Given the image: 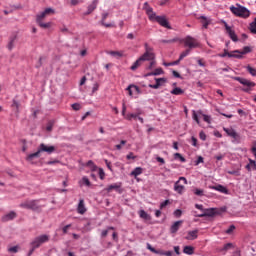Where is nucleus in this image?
Instances as JSON below:
<instances>
[{
    "mask_svg": "<svg viewBox=\"0 0 256 256\" xmlns=\"http://www.w3.org/2000/svg\"><path fill=\"white\" fill-rule=\"evenodd\" d=\"M42 153H47V155H52V153H55V146H49L45 143H41L38 146V149L35 153L29 154L26 158V161H33L34 159H39L41 157Z\"/></svg>",
    "mask_w": 256,
    "mask_h": 256,
    "instance_id": "1",
    "label": "nucleus"
},
{
    "mask_svg": "<svg viewBox=\"0 0 256 256\" xmlns=\"http://www.w3.org/2000/svg\"><path fill=\"white\" fill-rule=\"evenodd\" d=\"M19 207H21V209L34 211L35 213H41L45 205H41V200H25L19 204Z\"/></svg>",
    "mask_w": 256,
    "mask_h": 256,
    "instance_id": "2",
    "label": "nucleus"
},
{
    "mask_svg": "<svg viewBox=\"0 0 256 256\" xmlns=\"http://www.w3.org/2000/svg\"><path fill=\"white\" fill-rule=\"evenodd\" d=\"M230 11L236 17H242V19H247V17L251 15V12L249 11V9L239 4H237V7L230 6Z\"/></svg>",
    "mask_w": 256,
    "mask_h": 256,
    "instance_id": "3",
    "label": "nucleus"
},
{
    "mask_svg": "<svg viewBox=\"0 0 256 256\" xmlns=\"http://www.w3.org/2000/svg\"><path fill=\"white\" fill-rule=\"evenodd\" d=\"M144 48L145 52L142 56H140V61H153V59H155V52L153 50V47L145 43Z\"/></svg>",
    "mask_w": 256,
    "mask_h": 256,
    "instance_id": "4",
    "label": "nucleus"
},
{
    "mask_svg": "<svg viewBox=\"0 0 256 256\" xmlns=\"http://www.w3.org/2000/svg\"><path fill=\"white\" fill-rule=\"evenodd\" d=\"M234 81H238L241 85H243L246 88H243V91L245 93H249L251 91L252 87H255V82L247 79V78H242V77H233Z\"/></svg>",
    "mask_w": 256,
    "mask_h": 256,
    "instance_id": "5",
    "label": "nucleus"
},
{
    "mask_svg": "<svg viewBox=\"0 0 256 256\" xmlns=\"http://www.w3.org/2000/svg\"><path fill=\"white\" fill-rule=\"evenodd\" d=\"M48 241H49V235L43 234L38 237H35L31 241L30 245L31 247H33V249H39V247H41L43 243H48Z\"/></svg>",
    "mask_w": 256,
    "mask_h": 256,
    "instance_id": "6",
    "label": "nucleus"
},
{
    "mask_svg": "<svg viewBox=\"0 0 256 256\" xmlns=\"http://www.w3.org/2000/svg\"><path fill=\"white\" fill-rule=\"evenodd\" d=\"M182 41L185 47H188L190 50L199 47V41L192 36H186Z\"/></svg>",
    "mask_w": 256,
    "mask_h": 256,
    "instance_id": "7",
    "label": "nucleus"
},
{
    "mask_svg": "<svg viewBox=\"0 0 256 256\" xmlns=\"http://www.w3.org/2000/svg\"><path fill=\"white\" fill-rule=\"evenodd\" d=\"M150 21H156V23H159L161 27H165V29H172L171 24H169V20H167V17L165 16H158L156 14L153 17V20Z\"/></svg>",
    "mask_w": 256,
    "mask_h": 256,
    "instance_id": "8",
    "label": "nucleus"
},
{
    "mask_svg": "<svg viewBox=\"0 0 256 256\" xmlns=\"http://www.w3.org/2000/svg\"><path fill=\"white\" fill-rule=\"evenodd\" d=\"M181 181H183L184 185H187V178L181 176L174 184V191L179 193V195H183V191H185V186L180 184Z\"/></svg>",
    "mask_w": 256,
    "mask_h": 256,
    "instance_id": "9",
    "label": "nucleus"
},
{
    "mask_svg": "<svg viewBox=\"0 0 256 256\" xmlns=\"http://www.w3.org/2000/svg\"><path fill=\"white\" fill-rule=\"evenodd\" d=\"M146 248L148 251H151V253H154L155 255H160V256H173V251H163L161 249L157 250L153 246H151L150 243L146 244Z\"/></svg>",
    "mask_w": 256,
    "mask_h": 256,
    "instance_id": "10",
    "label": "nucleus"
},
{
    "mask_svg": "<svg viewBox=\"0 0 256 256\" xmlns=\"http://www.w3.org/2000/svg\"><path fill=\"white\" fill-rule=\"evenodd\" d=\"M224 27L230 39L234 41V43H237L239 41V38L237 37V34H235V30L231 29V26H229L227 22H224Z\"/></svg>",
    "mask_w": 256,
    "mask_h": 256,
    "instance_id": "11",
    "label": "nucleus"
},
{
    "mask_svg": "<svg viewBox=\"0 0 256 256\" xmlns=\"http://www.w3.org/2000/svg\"><path fill=\"white\" fill-rule=\"evenodd\" d=\"M121 187H123V183L121 182H117V183H114V184H111L109 185L107 188H106V191L108 193H111V191H117V193H123V190H121Z\"/></svg>",
    "mask_w": 256,
    "mask_h": 256,
    "instance_id": "12",
    "label": "nucleus"
},
{
    "mask_svg": "<svg viewBox=\"0 0 256 256\" xmlns=\"http://www.w3.org/2000/svg\"><path fill=\"white\" fill-rule=\"evenodd\" d=\"M143 9H145L146 14L148 15V19L150 21H153V17H155L157 14L155 12H153V8L151 6H149L148 2L144 3Z\"/></svg>",
    "mask_w": 256,
    "mask_h": 256,
    "instance_id": "13",
    "label": "nucleus"
},
{
    "mask_svg": "<svg viewBox=\"0 0 256 256\" xmlns=\"http://www.w3.org/2000/svg\"><path fill=\"white\" fill-rule=\"evenodd\" d=\"M126 91H128V95L130 97H133V93H136L137 95L141 94V89L139 88V86L134 85V84H130L127 88Z\"/></svg>",
    "mask_w": 256,
    "mask_h": 256,
    "instance_id": "14",
    "label": "nucleus"
},
{
    "mask_svg": "<svg viewBox=\"0 0 256 256\" xmlns=\"http://www.w3.org/2000/svg\"><path fill=\"white\" fill-rule=\"evenodd\" d=\"M50 13H55V10L52 8H46L43 12L36 16V22L43 21V19H45Z\"/></svg>",
    "mask_w": 256,
    "mask_h": 256,
    "instance_id": "15",
    "label": "nucleus"
},
{
    "mask_svg": "<svg viewBox=\"0 0 256 256\" xmlns=\"http://www.w3.org/2000/svg\"><path fill=\"white\" fill-rule=\"evenodd\" d=\"M156 83L155 84H149L148 87L150 89H159L161 85L164 83H167V78H155Z\"/></svg>",
    "mask_w": 256,
    "mask_h": 256,
    "instance_id": "16",
    "label": "nucleus"
},
{
    "mask_svg": "<svg viewBox=\"0 0 256 256\" xmlns=\"http://www.w3.org/2000/svg\"><path fill=\"white\" fill-rule=\"evenodd\" d=\"M223 131L228 135V137H232V139H239V134L233 128H223Z\"/></svg>",
    "mask_w": 256,
    "mask_h": 256,
    "instance_id": "17",
    "label": "nucleus"
},
{
    "mask_svg": "<svg viewBox=\"0 0 256 256\" xmlns=\"http://www.w3.org/2000/svg\"><path fill=\"white\" fill-rule=\"evenodd\" d=\"M77 211L80 215H85V213H87V208H85V200H79Z\"/></svg>",
    "mask_w": 256,
    "mask_h": 256,
    "instance_id": "18",
    "label": "nucleus"
},
{
    "mask_svg": "<svg viewBox=\"0 0 256 256\" xmlns=\"http://www.w3.org/2000/svg\"><path fill=\"white\" fill-rule=\"evenodd\" d=\"M181 225H183V221H182V220H179V221L174 222V223L171 225V227H170V233H172V234L177 233V231H179Z\"/></svg>",
    "mask_w": 256,
    "mask_h": 256,
    "instance_id": "19",
    "label": "nucleus"
},
{
    "mask_svg": "<svg viewBox=\"0 0 256 256\" xmlns=\"http://www.w3.org/2000/svg\"><path fill=\"white\" fill-rule=\"evenodd\" d=\"M215 215V208L205 209L202 214H198L197 217H213Z\"/></svg>",
    "mask_w": 256,
    "mask_h": 256,
    "instance_id": "20",
    "label": "nucleus"
},
{
    "mask_svg": "<svg viewBox=\"0 0 256 256\" xmlns=\"http://www.w3.org/2000/svg\"><path fill=\"white\" fill-rule=\"evenodd\" d=\"M198 233H199V230L189 231L185 239H187V241H195V239H197L198 237Z\"/></svg>",
    "mask_w": 256,
    "mask_h": 256,
    "instance_id": "21",
    "label": "nucleus"
},
{
    "mask_svg": "<svg viewBox=\"0 0 256 256\" xmlns=\"http://www.w3.org/2000/svg\"><path fill=\"white\" fill-rule=\"evenodd\" d=\"M15 217H17V213H15V211H11L2 217V221H4V223H7V221H13Z\"/></svg>",
    "mask_w": 256,
    "mask_h": 256,
    "instance_id": "22",
    "label": "nucleus"
},
{
    "mask_svg": "<svg viewBox=\"0 0 256 256\" xmlns=\"http://www.w3.org/2000/svg\"><path fill=\"white\" fill-rule=\"evenodd\" d=\"M98 3H99L98 0H93V2L88 6V9L85 15H91V13L94 12L95 9H97Z\"/></svg>",
    "mask_w": 256,
    "mask_h": 256,
    "instance_id": "23",
    "label": "nucleus"
},
{
    "mask_svg": "<svg viewBox=\"0 0 256 256\" xmlns=\"http://www.w3.org/2000/svg\"><path fill=\"white\" fill-rule=\"evenodd\" d=\"M218 57H234V59H241V55H233V53H230L229 51H227V49H224V53L218 54Z\"/></svg>",
    "mask_w": 256,
    "mask_h": 256,
    "instance_id": "24",
    "label": "nucleus"
},
{
    "mask_svg": "<svg viewBox=\"0 0 256 256\" xmlns=\"http://www.w3.org/2000/svg\"><path fill=\"white\" fill-rule=\"evenodd\" d=\"M249 163L246 165L245 169H247V171H256V161L249 158L248 159Z\"/></svg>",
    "mask_w": 256,
    "mask_h": 256,
    "instance_id": "25",
    "label": "nucleus"
},
{
    "mask_svg": "<svg viewBox=\"0 0 256 256\" xmlns=\"http://www.w3.org/2000/svg\"><path fill=\"white\" fill-rule=\"evenodd\" d=\"M251 51V47L245 46L242 51L234 50L233 53H239V55H241V59H243V55H247V53H251Z\"/></svg>",
    "mask_w": 256,
    "mask_h": 256,
    "instance_id": "26",
    "label": "nucleus"
},
{
    "mask_svg": "<svg viewBox=\"0 0 256 256\" xmlns=\"http://www.w3.org/2000/svg\"><path fill=\"white\" fill-rule=\"evenodd\" d=\"M213 189L215 191H219V193H224L225 195H227V193H229V190L227 189V187L219 184L217 186H213Z\"/></svg>",
    "mask_w": 256,
    "mask_h": 256,
    "instance_id": "27",
    "label": "nucleus"
},
{
    "mask_svg": "<svg viewBox=\"0 0 256 256\" xmlns=\"http://www.w3.org/2000/svg\"><path fill=\"white\" fill-rule=\"evenodd\" d=\"M183 253H185V255H193L195 253V247H193V246H184Z\"/></svg>",
    "mask_w": 256,
    "mask_h": 256,
    "instance_id": "28",
    "label": "nucleus"
},
{
    "mask_svg": "<svg viewBox=\"0 0 256 256\" xmlns=\"http://www.w3.org/2000/svg\"><path fill=\"white\" fill-rule=\"evenodd\" d=\"M143 63V60H141V57L139 59H137L133 65L130 67L131 71H137V69H139V67H141V64Z\"/></svg>",
    "mask_w": 256,
    "mask_h": 256,
    "instance_id": "29",
    "label": "nucleus"
},
{
    "mask_svg": "<svg viewBox=\"0 0 256 256\" xmlns=\"http://www.w3.org/2000/svg\"><path fill=\"white\" fill-rule=\"evenodd\" d=\"M109 231H115V227L109 226L106 230H102L100 237L102 239H105V237H107V235H109Z\"/></svg>",
    "mask_w": 256,
    "mask_h": 256,
    "instance_id": "30",
    "label": "nucleus"
},
{
    "mask_svg": "<svg viewBox=\"0 0 256 256\" xmlns=\"http://www.w3.org/2000/svg\"><path fill=\"white\" fill-rule=\"evenodd\" d=\"M143 173V168L141 167H136L132 172H131V176L132 177H139V175H141Z\"/></svg>",
    "mask_w": 256,
    "mask_h": 256,
    "instance_id": "31",
    "label": "nucleus"
},
{
    "mask_svg": "<svg viewBox=\"0 0 256 256\" xmlns=\"http://www.w3.org/2000/svg\"><path fill=\"white\" fill-rule=\"evenodd\" d=\"M171 95H183V93H185V91L183 89H181L180 87H176L174 89L171 90Z\"/></svg>",
    "mask_w": 256,
    "mask_h": 256,
    "instance_id": "32",
    "label": "nucleus"
},
{
    "mask_svg": "<svg viewBox=\"0 0 256 256\" xmlns=\"http://www.w3.org/2000/svg\"><path fill=\"white\" fill-rule=\"evenodd\" d=\"M198 115H201L203 117V121H205V123L211 124V116L203 114L202 111H198Z\"/></svg>",
    "mask_w": 256,
    "mask_h": 256,
    "instance_id": "33",
    "label": "nucleus"
},
{
    "mask_svg": "<svg viewBox=\"0 0 256 256\" xmlns=\"http://www.w3.org/2000/svg\"><path fill=\"white\" fill-rule=\"evenodd\" d=\"M189 53H191V49H186L185 51H183L180 56L178 61H183V59H185V57H187L189 55Z\"/></svg>",
    "mask_w": 256,
    "mask_h": 256,
    "instance_id": "34",
    "label": "nucleus"
},
{
    "mask_svg": "<svg viewBox=\"0 0 256 256\" xmlns=\"http://www.w3.org/2000/svg\"><path fill=\"white\" fill-rule=\"evenodd\" d=\"M39 27L42 29H49L51 27V22L43 23V20L37 21Z\"/></svg>",
    "mask_w": 256,
    "mask_h": 256,
    "instance_id": "35",
    "label": "nucleus"
},
{
    "mask_svg": "<svg viewBox=\"0 0 256 256\" xmlns=\"http://www.w3.org/2000/svg\"><path fill=\"white\" fill-rule=\"evenodd\" d=\"M245 69L252 77H256V69L251 67V65L246 66Z\"/></svg>",
    "mask_w": 256,
    "mask_h": 256,
    "instance_id": "36",
    "label": "nucleus"
},
{
    "mask_svg": "<svg viewBox=\"0 0 256 256\" xmlns=\"http://www.w3.org/2000/svg\"><path fill=\"white\" fill-rule=\"evenodd\" d=\"M139 215L141 219H146V221H148V219H151V216H149V214H147L145 210H140Z\"/></svg>",
    "mask_w": 256,
    "mask_h": 256,
    "instance_id": "37",
    "label": "nucleus"
},
{
    "mask_svg": "<svg viewBox=\"0 0 256 256\" xmlns=\"http://www.w3.org/2000/svg\"><path fill=\"white\" fill-rule=\"evenodd\" d=\"M80 185H85L86 187H91V181H89V178L83 177L82 182H80Z\"/></svg>",
    "mask_w": 256,
    "mask_h": 256,
    "instance_id": "38",
    "label": "nucleus"
},
{
    "mask_svg": "<svg viewBox=\"0 0 256 256\" xmlns=\"http://www.w3.org/2000/svg\"><path fill=\"white\" fill-rule=\"evenodd\" d=\"M250 31L254 35H256V17L253 22L250 23Z\"/></svg>",
    "mask_w": 256,
    "mask_h": 256,
    "instance_id": "39",
    "label": "nucleus"
},
{
    "mask_svg": "<svg viewBox=\"0 0 256 256\" xmlns=\"http://www.w3.org/2000/svg\"><path fill=\"white\" fill-rule=\"evenodd\" d=\"M174 159H179V161H181V163H185V161H187L185 159V157H183V155H181V153H175L174 154Z\"/></svg>",
    "mask_w": 256,
    "mask_h": 256,
    "instance_id": "40",
    "label": "nucleus"
},
{
    "mask_svg": "<svg viewBox=\"0 0 256 256\" xmlns=\"http://www.w3.org/2000/svg\"><path fill=\"white\" fill-rule=\"evenodd\" d=\"M180 61L179 60H176V61H173V62H164L163 65L164 67H173V65H179Z\"/></svg>",
    "mask_w": 256,
    "mask_h": 256,
    "instance_id": "41",
    "label": "nucleus"
},
{
    "mask_svg": "<svg viewBox=\"0 0 256 256\" xmlns=\"http://www.w3.org/2000/svg\"><path fill=\"white\" fill-rule=\"evenodd\" d=\"M164 71L163 68H156L153 72L152 75L157 76V75H163Z\"/></svg>",
    "mask_w": 256,
    "mask_h": 256,
    "instance_id": "42",
    "label": "nucleus"
},
{
    "mask_svg": "<svg viewBox=\"0 0 256 256\" xmlns=\"http://www.w3.org/2000/svg\"><path fill=\"white\" fill-rule=\"evenodd\" d=\"M192 119H193L194 121H196V123L199 125V124L201 123V122L199 121V112L197 113V112L193 111Z\"/></svg>",
    "mask_w": 256,
    "mask_h": 256,
    "instance_id": "43",
    "label": "nucleus"
},
{
    "mask_svg": "<svg viewBox=\"0 0 256 256\" xmlns=\"http://www.w3.org/2000/svg\"><path fill=\"white\" fill-rule=\"evenodd\" d=\"M138 117H139V113H137V114L131 113V114L126 115V119L128 121H131V119H137Z\"/></svg>",
    "mask_w": 256,
    "mask_h": 256,
    "instance_id": "44",
    "label": "nucleus"
},
{
    "mask_svg": "<svg viewBox=\"0 0 256 256\" xmlns=\"http://www.w3.org/2000/svg\"><path fill=\"white\" fill-rule=\"evenodd\" d=\"M228 175H235L236 177H239L241 175V172L239 170H229L227 172Z\"/></svg>",
    "mask_w": 256,
    "mask_h": 256,
    "instance_id": "45",
    "label": "nucleus"
},
{
    "mask_svg": "<svg viewBox=\"0 0 256 256\" xmlns=\"http://www.w3.org/2000/svg\"><path fill=\"white\" fill-rule=\"evenodd\" d=\"M179 41V38H173L169 40H161L160 43H177Z\"/></svg>",
    "mask_w": 256,
    "mask_h": 256,
    "instance_id": "46",
    "label": "nucleus"
},
{
    "mask_svg": "<svg viewBox=\"0 0 256 256\" xmlns=\"http://www.w3.org/2000/svg\"><path fill=\"white\" fill-rule=\"evenodd\" d=\"M12 107H15L16 112L19 113L20 104L17 102V100L13 99V101H12Z\"/></svg>",
    "mask_w": 256,
    "mask_h": 256,
    "instance_id": "47",
    "label": "nucleus"
},
{
    "mask_svg": "<svg viewBox=\"0 0 256 256\" xmlns=\"http://www.w3.org/2000/svg\"><path fill=\"white\" fill-rule=\"evenodd\" d=\"M194 194H196L198 197H203V189L196 188L194 189Z\"/></svg>",
    "mask_w": 256,
    "mask_h": 256,
    "instance_id": "48",
    "label": "nucleus"
},
{
    "mask_svg": "<svg viewBox=\"0 0 256 256\" xmlns=\"http://www.w3.org/2000/svg\"><path fill=\"white\" fill-rule=\"evenodd\" d=\"M235 231V225H230L229 228L225 231L227 235H231Z\"/></svg>",
    "mask_w": 256,
    "mask_h": 256,
    "instance_id": "49",
    "label": "nucleus"
},
{
    "mask_svg": "<svg viewBox=\"0 0 256 256\" xmlns=\"http://www.w3.org/2000/svg\"><path fill=\"white\" fill-rule=\"evenodd\" d=\"M98 175L102 181L103 179H105V171L103 170V168H99Z\"/></svg>",
    "mask_w": 256,
    "mask_h": 256,
    "instance_id": "50",
    "label": "nucleus"
},
{
    "mask_svg": "<svg viewBox=\"0 0 256 256\" xmlns=\"http://www.w3.org/2000/svg\"><path fill=\"white\" fill-rule=\"evenodd\" d=\"M199 138L201 139V141H206L207 140V134H205L204 131H201L199 133Z\"/></svg>",
    "mask_w": 256,
    "mask_h": 256,
    "instance_id": "51",
    "label": "nucleus"
},
{
    "mask_svg": "<svg viewBox=\"0 0 256 256\" xmlns=\"http://www.w3.org/2000/svg\"><path fill=\"white\" fill-rule=\"evenodd\" d=\"M170 201L169 200H165L164 202L160 203V209H165V207H167V205H170Z\"/></svg>",
    "mask_w": 256,
    "mask_h": 256,
    "instance_id": "52",
    "label": "nucleus"
},
{
    "mask_svg": "<svg viewBox=\"0 0 256 256\" xmlns=\"http://www.w3.org/2000/svg\"><path fill=\"white\" fill-rule=\"evenodd\" d=\"M70 227H71V224H68V225H66V226H64V227L62 228V232H63L64 235H67V233H68Z\"/></svg>",
    "mask_w": 256,
    "mask_h": 256,
    "instance_id": "53",
    "label": "nucleus"
},
{
    "mask_svg": "<svg viewBox=\"0 0 256 256\" xmlns=\"http://www.w3.org/2000/svg\"><path fill=\"white\" fill-rule=\"evenodd\" d=\"M8 251L9 253H17V251H19V247L18 246L10 247Z\"/></svg>",
    "mask_w": 256,
    "mask_h": 256,
    "instance_id": "54",
    "label": "nucleus"
},
{
    "mask_svg": "<svg viewBox=\"0 0 256 256\" xmlns=\"http://www.w3.org/2000/svg\"><path fill=\"white\" fill-rule=\"evenodd\" d=\"M72 109L74 111H79L81 109V104H79V103L72 104Z\"/></svg>",
    "mask_w": 256,
    "mask_h": 256,
    "instance_id": "55",
    "label": "nucleus"
},
{
    "mask_svg": "<svg viewBox=\"0 0 256 256\" xmlns=\"http://www.w3.org/2000/svg\"><path fill=\"white\" fill-rule=\"evenodd\" d=\"M233 247L232 243H227L224 245L222 251H229V249H231Z\"/></svg>",
    "mask_w": 256,
    "mask_h": 256,
    "instance_id": "56",
    "label": "nucleus"
},
{
    "mask_svg": "<svg viewBox=\"0 0 256 256\" xmlns=\"http://www.w3.org/2000/svg\"><path fill=\"white\" fill-rule=\"evenodd\" d=\"M97 91H99V84L95 83L92 87V95L93 93H97Z\"/></svg>",
    "mask_w": 256,
    "mask_h": 256,
    "instance_id": "57",
    "label": "nucleus"
},
{
    "mask_svg": "<svg viewBox=\"0 0 256 256\" xmlns=\"http://www.w3.org/2000/svg\"><path fill=\"white\" fill-rule=\"evenodd\" d=\"M174 215L175 217H181V215H183V211H181V209H177L174 211Z\"/></svg>",
    "mask_w": 256,
    "mask_h": 256,
    "instance_id": "58",
    "label": "nucleus"
},
{
    "mask_svg": "<svg viewBox=\"0 0 256 256\" xmlns=\"http://www.w3.org/2000/svg\"><path fill=\"white\" fill-rule=\"evenodd\" d=\"M57 163H61V162L59 160L55 159V160L46 162V165H57Z\"/></svg>",
    "mask_w": 256,
    "mask_h": 256,
    "instance_id": "59",
    "label": "nucleus"
},
{
    "mask_svg": "<svg viewBox=\"0 0 256 256\" xmlns=\"http://www.w3.org/2000/svg\"><path fill=\"white\" fill-rule=\"evenodd\" d=\"M46 130L49 131V132L53 131V122H49V123L47 124Z\"/></svg>",
    "mask_w": 256,
    "mask_h": 256,
    "instance_id": "60",
    "label": "nucleus"
},
{
    "mask_svg": "<svg viewBox=\"0 0 256 256\" xmlns=\"http://www.w3.org/2000/svg\"><path fill=\"white\" fill-rule=\"evenodd\" d=\"M215 159L217 161H222V159H225V154H218L215 156Z\"/></svg>",
    "mask_w": 256,
    "mask_h": 256,
    "instance_id": "61",
    "label": "nucleus"
},
{
    "mask_svg": "<svg viewBox=\"0 0 256 256\" xmlns=\"http://www.w3.org/2000/svg\"><path fill=\"white\" fill-rule=\"evenodd\" d=\"M203 162H204V158L202 156H199L195 161V165H199L200 163H203Z\"/></svg>",
    "mask_w": 256,
    "mask_h": 256,
    "instance_id": "62",
    "label": "nucleus"
},
{
    "mask_svg": "<svg viewBox=\"0 0 256 256\" xmlns=\"http://www.w3.org/2000/svg\"><path fill=\"white\" fill-rule=\"evenodd\" d=\"M191 141H192V146L197 147V138H195V136L191 137Z\"/></svg>",
    "mask_w": 256,
    "mask_h": 256,
    "instance_id": "63",
    "label": "nucleus"
},
{
    "mask_svg": "<svg viewBox=\"0 0 256 256\" xmlns=\"http://www.w3.org/2000/svg\"><path fill=\"white\" fill-rule=\"evenodd\" d=\"M79 3H83V0H71V5H79Z\"/></svg>",
    "mask_w": 256,
    "mask_h": 256,
    "instance_id": "64",
    "label": "nucleus"
}]
</instances>
